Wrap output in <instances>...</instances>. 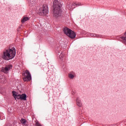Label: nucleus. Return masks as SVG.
<instances>
[{"instance_id": "1", "label": "nucleus", "mask_w": 126, "mask_h": 126, "mask_svg": "<svg viewBox=\"0 0 126 126\" xmlns=\"http://www.w3.org/2000/svg\"><path fill=\"white\" fill-rule=\"evenodd\" d=\"M63 5L58 0L53 1V17L56 19H60L62 16V7Z\"/></svg>"}, {"instance_id": "2", "label": "nucleus", "mask_w": 126, "mask_h": 126, "mask_svg": "<svg viewBox=\"0 0 126 126\" xmlns=\"http://www.w3.org/2000/svg\"><path fill=\"white\" fill-rule=\"evenodd\" d=\"M16 55V50L15 48H9L3 51L2 53V59L5 61H10L15 57Z\"/></svg>"}, {"instance_id": "3", "label": "nucleus", "mask_w": 126, "mask_h": 126, "mask_svg": "<svg viewBox=\"0 0 126 126\" xmlns=\"http://www.w3.org/2000/svg\"><path fill=\"white\" fill-rule=\"evenodd\" d=\"M63 32H64V34L67 35L68 37L71 39H74V38L76 37V34L75 32L67 28H65L64 29Z\"/></svg>"}, {"instance_id": "4", "label": "nucleus", "mask_w": 126, "mask_h": 126, "mask_svg": "<svg viewBox=\"0 0 126 126\" xmlns=\"http://www.w3.org/2000/svg\"><path fill=\"white\" fill-rule=\"evenodd\" d=\"M39 15H43L44 16H47L49 14V8L47 5H43L42 8L39 9Z\"/></svg>"}, {"instance_id": "5", "label": "nucleus", "mask_w": 126, "mask_h": 126, "mask_svg": "<svg viewBox=\"0 0 126 126\" xmlns=\"http://www.w3.org/2000/svg\"><path fill=\"white\" fill-rule=\"evenodd\" d=\"M24 81H30L32 79L31 73L29 70H27L23 73Z\"/></svg>"}, {"instance_id": "6", "label": "nucleus", "mask_w": 126, "mask_h": 126, "mask_svg": "<svg viewBox=\"0 0 126 126\" xmlns=\"http://www.w3.org/2000/svg\"><path fill=\"white\" fill-rule=\"evenodd\" d=\"M12 68V65L8 64L6 65L4 67L1 68V71L4 73H8V71Z\"/></svg>"}, {"instance_id": "7", "label": "nucleus", "mask_w": 126, "mask_h": 126, "mask_svg": "<svg viewBox=\"0 0 126 126\" xmlns=\"http://www.w3.org/2000/svg\"><path fill=\"white\" fill-rule=\"evenodd\" d=\"M13 96L15 98V100H19V99H21V94H18L15 92H12Z\"/></svg>"}, {"instance_id": "8", "label": "nucleus", "mask_w": 126, "mask_h": 126, "mask_svg": "<svg viewBox=\"0 0 126 126\" xmlns=\"http://www.w3.org/2000/svg\"><path fill=\"white\" fill-rule=\"evenodd\" d=\"M68 77L70 79H73L75 77V73L73 71L70 72L68 74Z\"/></svg>"}, {"instance_id": "9", "label": "nucleus", "mask_w": 126, "mask_h": 126, "mask_svg": "<svg viewBox=\"0 0 126 126\" xmlns=\"http://www.w3.org/2000/svg\"><path fill=\"white\" fill-rule=\"evenodd\" d=\"M72 6H73V4H72V3H71V2H69L67 3L66 8H68V9H69V10H70V9H72V8H73Z\"/></svg>"}, {"instance_id": "10", "label": "nucleus", "mask_w": 126, "mask_h": 126, "mask_svg": "<svg viewBox=\"0 0 126 126\" xmlns=\"http://www.w3.org/2000/svg\"><path fill=\"white\" fill-rule=\"evenodd\" d=\"M77 105L78 107H81L82 106V103H81V100L79 98H77Z\"/></svg>"}, {"instance_id": "11", "label": "nucleus", "mask_w": 126, "mask_h": 126, "mask_svg": "<svg viewBox=\"0 0 126 126\" xmlns=\"http://www.w3.org/2000/svg\"><path fill=\"white\" fill-rule=\"evenodd\" d=\"M29 20V18L28 17H23L21 20L22 23H24L26 22V21H28Z\"/></svg>"}, {"instance_id": "12", "label": "nucleus", "mask_w": 126, "mask_h": 126, "mask_svg": "<svg viewBox=\"0 0 126 126\" xmlns=\"http://www.w3.org/2000/svg\"><path fill=\"white\" fill-rule=\"evenodd\" d=\"M73 4V6H80L81 5H82V3H81V2H73V3H72Z\"/></svg>"}, {"instance_id": "13", "label": "nucleus", "mask_w": 126, "mask_h": 126, "mask_svg": "<svg viewBox=\"0 0 126 126\" xmlns=\"http://www.w3.org/2000/svg\"><path fill=\"white\" fill-rule=\"evenodd\" d=\"M22 124H23V126H27V125L26 124V120L25 119H22L20 121Z\"/></svg>"}, {"instance_id": "14", "label": "nucleus", "mask_w": 126, "mask_h": 126, "mask_svg": "<svg viewBox=\"0 0 126 126\" xmlns=\"http://www.w3.org/2000/svg\"><path fill=\"white\" fill-rule=\"evenodd\" d=\"M26 94H21V100H24V101H26Z\"/></svg>"}, {"instance_id": "15", "label": "nucleus", "mask_w": 126, "mask_h": 126, "mask_svg": "<svg viewBox=\"0 0 126 126\" xmlns=\"http://www.w3.org/2000/svg\"><path fill=\"white\" fill-rule=\"evenodd\" d=\"M88 36H91V37H99V35L94 33H89Z\"/></svg>"}, {"instance_id": "16", "label": "nucleus", "mask_w": 126, "mask_h": 126, "mask_svg": "<svg viewBox=\"0 0 126 126\" xmlns=\"http://www.w3.org/2000/svg\"><path fill=\"white\" fill-rule=\"evenodd\" d=\"M0 82L1 83H5V78L4 77L2 76L1 78L0 79Z\"/></svg>"}, {"instance_id": "17", "label": "nucleus", "mask_w": 126, "mask_h": 126, "mask_svg": "<svg viewBox=\"0 0 126 126\" xmlns=\"http://www.w3.org/2000/svg\"><path fill=\"white\" fill-rule=\"evenodd\" d=\"M121 38H122V40H124V43L126 45V37L121 36Z\"/></svg>"}, {"instance_id": "18", "label": "nucleus", "mask_w": 126, "mask_h": 126, "mask_svg": "<svg viewBox=\"0 0 126 126\" xmlns=\"http://www.w3.org/2000/svg\"><path fill=\"white\" fill-rule=\"evenodd\" d=\"M60 59L63 58V53L62 52L61 53V54L60 55Z\"/></svg>"}]
</instances>
